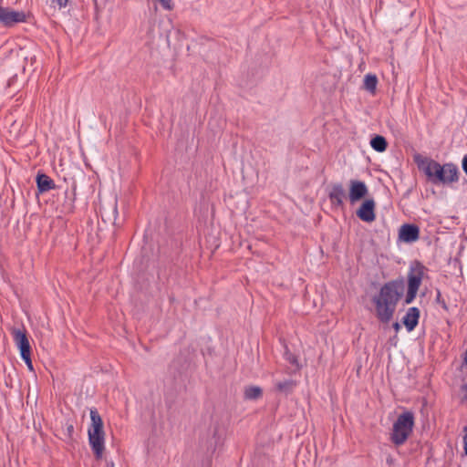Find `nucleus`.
<instances>
[{
    "instance_id": "obj_20",
    "label": "nucleus",
    "mask_w": 467,
    "mask_h": 467,
    "mask_svg": "<svg viewBox=\"0 0 467 467\" xmlns=\"http://www.w3.org/2000/svg\"><path fill=\"white\" fill-rule=\"evenodd\" d=\"M435 302L439 305H441V306L445 310V311H449V306L447 305V303L445 302V300L442 298L441 296V293L440 291V289H436V297H435Z\"/></svg>"
},
{
    "instance_id": "obj_5",
    "label": "nucleus",
    "mask_w": 467,
    "mask_h": 467,
    "mask_svg": "<svg viewBox=\"0 0 467 467\" xmlns=\"http://www.w3.org/2000/svg\"><path fill=\"white\" fill-rule=\"evenodd\" d=\"M425 271H427L426 266L419 260L410 262L407 274V293L404 299L406 305H410L415 300Z\"/></svg>"
},
{
    "instance_id": "obj_22",
    "label": "nucleus",
    "mask_w": 467,
    "mask_h": 467,
    "mask_svg": "<svg viewBox=\"0 0 467 467\" xmlns=\"http://www.w3.org/2000/svg\"><path fill=\"white\" fill-rule=\"evenodd\" d=\"M20 357L25 361V363L27 366L28 369L33 371L34 370V367H33V363H32L31 353H28V354H26V355H22Z\"/></svg>"
},
{
    "instance_id": "obj_27",
    "label": "nucleus",
    "mask_w": 467,
    "mask_h": 467,
    "mask_svg": "<svg viewBox=\"0 0 467 467\" xmlns=\"http://www.w3.org/2000/svg\"><path fill=\"white\" fill-rule=\"evenodd\" d=\"M392 327L395 330V332L398 333L401 329V325L400 322L397 321L392 324Z\"/></svg>"
},
{
    "instance_id": "obj_9",
    "label": "nucleus",
    "mask_w": 467,
    "mask_h": 467,
    "mask_svg": "<svg viewBox=\"0 0 467 467\" xmlns=\"http://www.w3.org/2000/svg\"><path fill=\"white\" fill-rule=\"evenodd\" d=\"M368 190L362 181L351 180L349 182L348 198L352 204L359 202L368 195Z\"/></svg>"
},
{
    "instance_id": "obj_10",
    "label": "nucleus",
    "mask_w": 467,
    "mask_h": 467,
    "mask_svg": "<svg viewBox=\"0 0 467 467\" xmlns=\"http://www.w3.org/2000/svg\"><path fill=\"white\" fill-rule=\"evenodd\" d=\"M12 335L16 347L19 349L20 356L32 353V348L28 340L27 332L25 328L12 329Z\"/></svg>"
},
{
    "instance_id": "obj_19",
    "label": "nucleus",
    "mask_w": 467,
    "mask_h": 467,
    "mask_svg": "<svg viewBox=\"0 0 467 467\" xmlns=\"http://www.w3.org/2000/svg\"><path fill=\"white\" fill-rule=\"evenodd\" d=\"M263 395V389L258 386H248L244 389V399L257 400Z\"/></svg>"
},
{
    "instance_id": "obj_12",
    "label": "nucleus",
    "mask_w": 467,
    "mask_h": 467,
    "mask_svg": "<svg viewBox=\"0 0 467 467\" xmlns=\"http://www.w3.org/2000/svg\"><path fill=\"white\" fill-rule=\"evenodd\" d=\"M420 317V309L416 306H411L408 309L406 315L402 317L401 323L405 326L408 332H411L419 324Z\"/></svg>"
},
{
    "instance_id": "obj_18",
    "label": "nucleus",
    "mask_w": 467,
    "mask_h": 467,
    "mask_svg": "<svg viewBox=\"0 0 467 467\" xmlns=\"http://www.w3.org/2000/svg\"><path fill=\"white\" fill-rule=\"evenodd\" d=\"M378 78L375 74H367L363 80V88L374 95L377 90Z\"/></svg>"
},
{
    "instance_id": "obj_30",
    "label": "nucleus",
    "mask_w": 467,
    "mask_h": 467,
    "mask_svg": "<svg viewBox=\"0 0 467 467\" xmlns=\"http://www.w3.org/2000/svg\"><path fill=\"white\" fill-rule=\"evenodd\" d=\"M464 453L467 455V445L463 446Z\"/></svg>"
},
{
    "instance_id": "obj_8",
    "label": "nucleus",
    "mask_w": 467,
    "mask_h": 467,
    "mask_svg": "<svg viewBox=\"0 0 467 467\" xmlns=\"http://www.w3.org/2000/svg\"><path fill=\"white\" fill-rule=\"evenodd\" d=\"M376 202L373 199H365L356 212L357 216L365 223L376 220Z\"/></svg>"
},
{
    "instance_id": "obj_13",
    "label": "nucleus",
    "mask_w": 467,
    "mask_h": 467,
    "mask_svg": "<svg viewBox=\"0 0 467 467\" xmlns=\"http://www.w3.org/2000/svg\"><path fill=\"white\" fill-rule=\"evenodd\" d=\"M36 183L38 193H44L56 189L55 182L46 173L38 171L36 177Z\"/></svg>"
},
{
    "instance_id": "obj_25",
    "label": "nucleus",
    "mask_w": 467,
    "mask_h": 467,
    "mask_svg": "<svg viewBox=\"0 0 467 467\" xmlns=\"http://www.w3.org/2000/svg\"><path fill=\"white\" fill-rule=\"evenodd\" d=\"M461 390L464 392V395L462 397L463 401H467V383H464L461 386Z\"/></svg>"
},
{
    "instance_id": "obj_2",
    "label": "nucleus",
    "mask_w": 467,
    "mask_h": 467,
    "mask_svg": "<svg viewBox=\"0 0 467 467\" xmlns=\"http://www.w3.org/2000/svg\"><path fill=\"white\" fill-rule=\"evenodd\" d=\"M413 161L419 171L425 174L427 181L434 185H449L459 181V169L452 162L441 164L420 153L413 156Z\"/></svg>"
},
{
    "instance_id": "obj_15",
    "label": "nucleus",
    "mask_w": 467,
    "mask_h": 467,
    "mask_svg": "<svg viewBox=\"0 0 467 467\" xmlns=\"http://www.w3.org/2000/svg\"><path fill=\"white\" fill-rule=\"evenodd\" d=\"M296 386V381L292 379H285L283 381H278L275 383V389L282 393V394H285V396L291 394L295 388Z\"/></svg>"
},
{
    "instance_id": "obj_6",
    "label": "nucleus",
    "mask_w": 467,
    "mask_h": 467,
    "mask_svg": "<svg viewBox=\"0 0 467 467\" xmlns=\"http://www.w3.org/2000/svg\"><path fill=\"white\" fill-rule=\"evenodd\" d=\"M193 357L194 349L191 346H187L181 348L179 354L173 358L169 367V372L173 377L175 384L178 382L183 384L182 376L190 368Z\"/></svg>"
},
{
    "instance_id": "obj_28",
    "label": "nucleus",
    "mask_w": 467,
    "mask_h": 467,
    "mask_svg": "<svg viewBox=\"0 0 467 467\" xmlns=\"http://www.w3.org/2000/svg\"><path fill=\"white\" fill-rule=\"evenodd\" d=\"M463 431L466 432L465 436L463 437V443L464 445H467V426L463 428Z\"/></svg>"
},
{
    "instance_id": "obj_26",
    "label": "nucleus",
    "mask_w": 467,
    "mask_h": 467,
    "mask_svg": "<svg viewBox=\"0 0 467 467\" xmlns=\"http://www.w3.org/2000/svg\"><path fill=\"white\" fill-rule=\"evenodd\" d=\"M73 432H74V426L72 424L67 425V435L68 438L72 437Z\"/></svg>"
},
{
    "instance_id": "obj_4",
    "label": "nucleus",
    "mask_w": 467,
    "mask_h": 467,
    "mask_svg": "<svg viewBox=\"0 0 467 467\" xmlns=\"http://www.w3.org/2000/svg\"><path fill=\"white\" fill-rule=\"evenodd\" d=\"M415 424L414 413L412 411H404L400 414L394 421L389 440L396 445H403L413 431Z\"/></svg>"
},
{
    "instance_id": "obj_1",
    "label": "nucleus",
    "mask_w": 467,
    "mask_h": 467,
    "mask_svg": "<svg viewBox=\"0 0 467 467\" xmlns=\"http://www.w3.org/2000/svg\"><path fill=\"white\" fill-rule=\"evenodd\" d=\"M405 290L404 278L400 276L385 283L378 295L372 297L376 317L380 323L388 324L394 316L397 305Z\"/></svg>"
},
{
    "instance_id": "obj_21",
    "label": "nucleus",
    "mask_w": 467,
    "mask_h": 467,
    "mask_svg": "<svg viewBox=\"0 0 467 467\" xmlns=\"http://www.w3.org/2000/svg\"><path fill=\"white\" fill-rule=\"evenodd\" d=\"M285 358L290 364L298 366L297 358L293 355L287 348L285 352Z\"/></svg>"
},
{
    "instance_id": "obj_23",
    "label": "nucleus",
    "mask_w": 467,
    "mask_h": 467,
    "mask_svg": "<svg viewBox=\"0 0 467 467\" xmlns=\"http://www.w3.org/2000/svg\"><path fill=\"white\" fill-rule=\"evenodd\" d=\"M52 3L58 5L59 8H64L67 5L68 0H52Z\"/></svg>"
},
{
    "instance_id": "obj_17",
    "label": "nucleus",
    "mask_w": 467,
    "mask_h": 467,
    "mask_svg": "<svg viewBox=\"0 0 467 467\" xmlns=\"http://www.w3.org/2000/svg\"><path fill=\"white\" fill-rule=\"evenodd\" d=\"M370 146L374 150L383 152L388 148V141L384 136L376 134L370 140Z\"/></svg>"
},
{
    "instance_id": "obj_16",
    "label": "nucleus",
    "mask_w": 467,
    "mask_h": 467,
    "mask_svg": "<svg viewBox=\"0 0 467 467\" xmlns=\"http://www.w3.org/2000/svg\"><path fill=\"white\" fill-rule=\"evenodd\" d=\"M76 187L73 188L72 192H68L67 190L65 192L66 200L62 204V212L64 213H72L75 210V199H76Z\"/></svg>"
},
{
    "instance_id": "obj_14",
    "label": "nucleus",
    "mask_w": 467,
    "mask_h": 467,
    "mask_svg": "<svg viewBox=\"0 0 467 467\" xmlns=\"http://www.w3.org/2000/svg\"><path fill=\"white\" fill-rule=\"evenodd\" d=\"M223 432L221 430V426L218 422L214 423L213 426V437L212 441L210 443L209 449L212 450L213 452L216 451V449L222 444Z\"/></svg>"
},
{
    "instance_id": "obj_3",
    "label": "nucleus",
    "mask_w": 467,
    "mask_h": 467,
    "mask_svg": "<svg viewBox=\"0 0 467 467\" xmlns=\"http://www.w3.org/2000/svg\"><path fill=\"white\" fill-rule=\"evenodd\" d=\"M91 424L88 430L89 446L97 460H100L105 450V431L102 418L96 408L90 409Z\"/></svg>"
},
{
    "instance_id": "obj_11",
    "label": "nucleus",
    "mask_w": 467,
    "mask_h": 467,
    "mask_svg": "<svg viewBox=\"0 0 467 467\" xmlns=\"http://www.w3.org/2000/svg\"><path fill=\"white\" fill-rule=\"evenodd\" d=\"M328 198L333 206L342 207L346 198L345 189L340 182L332 183L328 192Z\"/></svg>"
},
{
    "instance_id": "obj_24",
    "label": "nucleus",
    "mask_w": 467,
    "mask_h": 467,
    "mask_svg": "<svg viewBox=\"0 0 467 467\" xmlns=\"http://www.w3.org/2000/svg\"><path fill=\"white\" fill-rule=\"evenodd\" d=\"M462 168L464 173L467 175V154L463 156L462 161Z\"/></svg>"
},
{
    "instance_id": "obj_7",
    "label": "nucleus",
    "mask_w": 467,
    "mask_h": 467,
    "mask_svg": "<svg viewBox=\"0 0 467 467\" xmlns=\"http://www.w3.org/2000/svg\"><path fill=\"white\" fill-rule=\"evenodd\" d=\"M420 227L415 223L402 224L398 233L399 241L405 244H411L420 239Z\"/></svg>"
},
{
    "instance_id": "obj_29",
    "label": "nucleus",
    "mask_w": 467,
    "mask_h": 467,
    "mask_svg": "<svg viewBox=\"0 0 467 467\" xmlns=\"http://www.w3.org/2000/svg\"><path fill=\"white\" fill-rule=\"evenodd\" d=\"M106 467H114V463L112 462H107Z\"/></svg>"
}]
</instances>
